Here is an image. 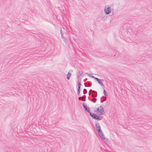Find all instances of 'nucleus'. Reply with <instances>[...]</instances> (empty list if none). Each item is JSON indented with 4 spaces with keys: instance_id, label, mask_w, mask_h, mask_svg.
Here are the masks:
<instances>
[{
    "instance_id": "nucleus-9",
    "label": "nucleus",
    "mask_w": 152,
    "mask_h": 152,
    "mask_svg": "<svg viewBox=\"0 0 152 152\" xmlns=\"http://www.w3.org/2000/svg\"><path fill=\"white\" fill-rule=\"evenodd\" d=\"M71 76V74L69 72H68L67 74V75L66 77L67 79L69 80L70 79V77Z\"/></svg>"
},
{
    "instance_id": "nucleus-4",
    "label": "nucleus",
    "mask_w": 152,
    "mask_h": 152,
    "mask_svg": "<svg viewBox=\"0 0 152 152\" xmlns=\"http://www.w3.org/2000/svg\"><path fill=\"white\" fill-rule=\"evenodd\" d=\"M95 126L96 128V129L98 131H100L101 130L100 126V124L98 123H96L95 124Z\"/></svg>"
},
{
    "instance_id": "nucleus-6",
    "label": "nucleus",
    "mask_w": 152,
    "mask_h": 152,
    "mask_svg": "<svg viewBox=\"0 0 152 152\" xmlns=\"http://www.w3.org/2000/svg\"><path fill=\"white\" fill-rule=\"evenodd\" d=\"M60 33L61 35V37L62 38V39H64L65 42H66L67 41V40L66 38L64 36L63 33L61 29L60 30Z\"/></svg>"
},
{
    "instance_id": "nucleus-21",
    "label": "nucleus",
    "mask_w": 152,
    "mask_h": 152,
    "mask_svg": "<svg viewBox=\"0 0 152 152\" xmlns=\"http://www.w3.org/2000/svg\"><path fill=\"white\" fill-rule=\"evenodd\" d=\"M81 98V97H79L78 98V99L79 100H80Z\"/></svg>"
},
{
    "instance_id": "nucleus-23",
    "label": "nucleus",
    "mask_w": 152,
    "mask_h": 152,
    "mask_svg": "<svg viewBox=\"0 0 152 152\" xmlns=\"http://www.w3.org/2000/svg\"><path fill=\"white\" fill-rule=\"evenodd\" d=\"M85 86H86V85L85 84Z\"/></svg>"
},
{
    "instance_id": "nucleus-10",
    "label": "nucleus",
    "mask_w": 152,
    "mask_h": 152,
    "mask_svg": "<svg viewBox=\"0 0 152 152\" xmlns=\"http://www.w3.org/2000/svg\"><path fill=\"white\" fill-rule=\"evenodd\" d=\"M92 96L93 97H96L97 96V93L94 91H92Z\"/></svg>"
},
{
    "instance_id": "nucleus-14",
    "label": "nucleus",
    "mask_w": 152,
    "mask_h": 152,
    "mask_svg": "<svg viewBox=\"0 0 152 152\" xmlns=\"http://www.w3.org/2000/svg\"><path fill=\"white\" fill-rule=\"evenodd\" d=\"M80 82L78 83V88H79V89H80Z\"/></svg>"
},
{
    "instance_id": "nucleus-8",
    "label": "nucleus",
    "mask_w": 152,
    "mask_h": 152,
    "mask_svg": "<svg viewBox=\"0 0 152 152\" xmlns=\"http://www.w3.org/2000/svg\"><path fill=\"white\" fill-rule=\"evenodd\" d=\"M102 80L99 79V80L98 81V83L103 87H104V85L103 84L102 82L101 81Z\"/></svg>"
},
{
    "instance_id": "nucleus-5",
    "label": "nucleus",
    "mask_w": 152,
    "mask_h": 152,
    "mask_svg": "<svg viewBox=\"0 0 152 152\" xmlns=\"http://www.w3.org/2000/svg\"><path fill=\"white\" fill-rule=\"evenodd\" d=\"M83 106L84 108L85 109L86 111H87L88 113H90V108L89 107H87L86 105H85L83 104Z\"/></svg>"
},
{
    "instance_id": "nucleus-15",
    "label": "nucleus",
    "mask_w": 152,
    "mask_h": 152,
    "mask_svg": "<svg viewBox=\"0 0 152 152\" xmlns=\"http://www.w3.org/2000/svg\"><path fill=\"white\" fill-rule=\"evenodd\" d=\"M87 93V90L86 89H84L83 90V94H85Z\"/></svg>"
},
{
    "instance_id": "nucleus-2",
    "label": "nucleus",
    "mask_w": 152,
    "mask_h": 152,
    "mask_svg": "<svg viewBox=\"0 0 152 152\" xmlns=\"http://www.w3.org/2000/svg\"><path fill=\"white\" fill-rule=\"evenodd\" d=\"M104 11L106 15H109L111 12V8L109 5H107L105 7Z\"/></svg>"
},
{
    "instance_id": "nucleus-19",
    "label": "nucleus",
    "mask_w": 152,
    "mask_h": 152,
    "mask_svg": "<svg viewBox=\"0 0 152 152\" xmlns=\"http://www.w3.org/2000/svg\"><path fill=\"white\" fill-rule=\"evenodd\" d=\"M92 78H94L95 77L94 76H93V75H91V76H90Z\"/></svg>"
},
{
    "instance_id": "nucleus-7",
    "label": "nucleus",
    "mask_w": 152,
    "mask_h": 152,
    "mask_svg": "<svg viewBox=\"0 0 152 152\" xmlns=\"http://www.w3.org/2000/svg\"><path fill=\"white\" fill-rule=\"evenodd\" d=\"M102 119V117L99 116L98 115H96L95 119L97 120H100Z\"/></svg>"
},
{
    "instance_id": "nucleus-12",
    "label": "nucleus",
    "mask_w": 152,
    "mask_h": 152,
    "mask_svg": "<svg viewBox=\"0 0 152 152\" xmlns=\"http://www.w3.org/2000/svg\"><path fill=\"white\" fill-rule=\"evenodd\" d=\"M89 114L93 118L95 119L96 116V114H92L91 113H89Z\"/></svg>"
},
{
    "instance_id": "nucleus-16",
    "label": "nucleus",
    "mask_w": 152,
    "mask_h": 152,
    "mask_svg": "<svg viewBox=\"0 0 152 152\" xmlns=\"http://www.w3.org/2000/svg\"><path fill=\"white\" fill-rule=\"evenodd\" d=\"M96 100V99H92V101H93L94 102H95Z\"/></svg>"
},
{
    "instance_id": "nucleus-20",
    "label": "nucleus",
    "mask_w": 152,
    "mask_h": 152,
    "mask_svg": "<svg viewBox=\"0 0 152 152\" xmlns=\"http://www.w3.org/2000/svg\"><path fill=\"white\" fill-rule=\"evenodd\" d=\"M80 89H79V88H78V94H79L80 93Z\"/></svg>"
},
{
    "instance_id": "nucleus-13",
    "label": "nucleus",
    "mask_w": 152,
    "mask_h": 152,
    "mask_svg": "<svg viewBox=\"0 0 152 152\" xmlns=\"http://www.w3.org/2000/svg\"><path fill=\"white\" fill-rule=\"evenodd\" d=\"M104 95L105 96H107V94L106 92L104 89Z\"/></svg>"
},
{
    "instance_id": "nucleus-22",
    "label": "nucleus",
    "mask_w": 152,
    "mask_h": 152,
    "mask_svg": "<svg viewBox=\"0 0 152 152\" xmlns=\"http://www.w3.org/2000/svg\"><path fill=\"white\" fill-rule=\"evenodd\" d=\"M90 91H92V90H90Z\"/></svg>"
},
{
    "instance_id": "nucleus-17",
    "label": "nucleus",
    "mask_w": 152,
    "mask_h": 152,
    "mask_svg": "<svg viewBox=\"0 0 152 152\" xmlns=\"http://www.w3.org/2000/svg\"><path fill=\"white\" fill-rule=\"evenodd\" d=\"M94 79L95 80H96L97 82H98V81H99V79H98V78H96V77H95L94 78Z\"/></svg>"
},
{
    "instance_id": "nucleus-18",
    "label": "nucleus",
    "mask_w": 152,
    "mask_h": 152,
    "mask_svg": "<svg viewBox=\"0 0 152 152\" xmlns=\"http://www.w3.org/2000/svg\"><path fill=\"white\" fill-rule=\"evenodd\" d=\"M106 99H104V100H103V101H101V103H102V102H103L104 101H106Z\"/></svg>"
},
{
    "instance_id": "nucleus-1",
    "label": "nucleus",
    "mask_w": 152,
    "mask_h": 152,
    "mask_svg": "<svg viewBox=\"0 0 152 152\" xmlns=\"http://www.w3.org/2000/svg\"><path fill=\"white\" fill-rule=\"evenodd\" d=\"M95 111L99 115H103L104 113V108L101 106H100L98 108H97Z\"/></svg>"
},
{
    "instance_id": "nucleus-3",
    "label": "nucleus",
    "mask_w": 152,
    "mask_h": 152,
    "mask_svg": "<svg viewBox=\"0 0 152 152\" xmlns=\"http://www.w3.org/2000/svg\"><path fill=\"white\" fill-rule=\"evenodd\" d=\"M98 133L99 136L103 139H105V138L103 132L101 130L100 131H98Z\"/></svg>"
},
{
    "instance_id": "nucleus-11",
    "label": "nucleus",
    "mask_w": 152,
    "mask_h": 152,
    "mask_svg": "<svg viewBox=\"0 0 152 152\" xmlns=\"http://www.w3.org/2000/svg\"><path fill=\"white\" fill-rule=\"evenodd\" d=\"M89 114L93 118L95 119L96 116V114H92L91 113H89Z\"/></svg>"
}]
</instances>
